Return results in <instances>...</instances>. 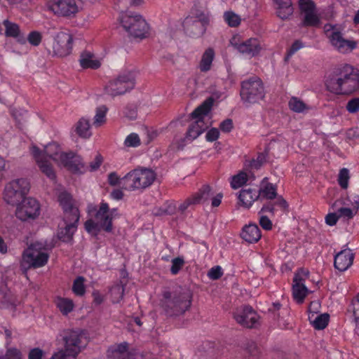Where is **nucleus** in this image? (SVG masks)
I'll use <instances>...</instances> for the list:
<instances>
[{"mask_svg":"<svg viewBox=\"0 0 359 359\" xmlns=\"http://www.w3.org/2000/svg\"><path fill=\"white\" fill-rule=\"evenodd\" d=\"M213 194L210 186L204 184L196 193L193 194V196L195 200L194 201L196 202L197 204L208 203L211 198L212 207L216 208L221 204L223 194L222 193H219L216 196H212Z\"/></svg>","mask_w":359,"mask_h":359,"instance_id":"22","label":"nucleus"},{"mask_svg":"<svg viewBox=\"0 0 359 359\" xmlns=\"http://www.w3.org/2000/svg\"><path fill=\"white\" fill-rule=\"evenodd\" d=\"M259 198V193L255 189H242L238 195V199L241 205L246 208H249L252 203Z\"/></svg>","mask_w":359,"mask_h":359,"instance_id":"26","label":"nucleus"},{"mask_svg":"<svg viewBox=\"0 0 359 359\" xmlns=\"http://www.w3.org/2000/svg\"><path fill=\"white\" fill-rule=\"evenodd\" d=\"M357 213V208H341L338 210L339 217L351 219Z\"/></svg>","mask_w":359,"mask_h":359,"instance_id":"49","label":"nucleus"},{"mask_svg":"<svg viewBox=\"0 0 359 359\" xmlns=\"http://www.w3.org/2000/svg\"><path fill=\"white\" fill-rule=\"evenodd\" d=\"M277 4V15L283 19H287L293 13L291 0H273Z\"/></svg>","mask_w":359,"mask_h":359,"instance_id":"29","label":"nucleus"},{"mask_svg":"<svg viewBox=\"0 0 359 359\" xmlns=\"http://www.w3.org/2000/svg\"><path fill=\"white\" fill-rule=\"evenodd\" d=\"M238 38L233 36L230 40L231 45L242 54L253 57L259 53L261 46L259 41L255 38H250L245 41L238 43Z\"/></svg>","mask_w":359,"mask_h":359,"instance_id":"21","label":"nucleus"},{"mask_svg":"<svg viewBox=\"0 0 359 359\" xmlns=\"http://www.w3.org/2000/svg\"><path fill=\"white\" fill-rule=\"evenodd\" d=\"M121 23L124 29L135 38L147 37L149 26L140 15H123Z\"/></svg>","mask_w":359,"mask_h":359,"instance_id":"11","label":"nucleus"},{"mask_svg":"<svg viewBox=\"0 0 359 359\" xmlns=\"http://www.w3.org/2000/svg\"><path fill=\"white\" fill-rule=\"evenodd\" d=\"M39 215L40 204L33 198H25L17 205L15 215L21 221L35 219Z\"/></svg>","mask_w":359,"mask_h":359,"instance_id":"14","label":"nucleus"},{"mask_svg":"<svg viewBox=\"0 0 359 359\" xmlns=\"http://www.w3.org/2000/svg\"><path fill=\"white\" fill-rule=\"evenodd\" d=\"M85 278L82 276L77 277L72 286V290L75 294L78 296H83L86 292V288L84 285Z\"/></svg>","mask_w":359,"mask_h":359,"instance_id":"41","label":"nucleus"},{"mask_svg":"<svg viewBox=\"0 0 359 359\" xmlns=\"http://www.w3.org/2000/svg\"><path fill=\"white\" fill-rule=\"evenodd\" d=\"M74 131L81 137L88 138L91 135L89 120L81 118L74 126Z\"/></svg>","mask_w":359,"mask_h":359,"instance_id":"31","label":"nucleus"},{"mask_svg":"<svg viewBox=\"0 0 359 359\" xmlns=\"http://www.w3.org/2000/svg\"><path fill=\"white\" fill-rule=\"evenodd\" d=\"M32 154L40 170L53 181L55 180L56 175L47 158L56 163H60L74 174L84 173L87 170L81 156L73 152H62L60 145L56 142L49 143L45 147L43 151H41L37 147L33 146L32 147Z\"/></svg>","mask_w":359,"mask_h":359,"instance_id":"1","label":"nucleus"},{"mask_svg":"<svg viewBox=\"0 0 359 359\" xmlns=\"http://www.w3.org/2000/svg\"><path fill=\"white\" fill-rule=\"evenodd\" d=\"M107 355L109 359H128V344L124 342L110 347Z\"/></svg>","mask_w":359,"mask_h":359,"instance_id":"28","label":"nucleus"},{"mask_svg":"<svg viewBox=\"0 0 359 359\" xmlns=\"http://www.w3.org/2000/svg\"><path fill=\"white\" fill-rule=\"evenodd\" d=\"M325 85L334 94H351L359 90V70L348 64L339 65L328 75Z\"/></svg>","mask_w":359,"mask_h":359,"instance_id":"2","label":"nucleus"},{"mask_svg":"<svg viewBox=\"0 0 359 359\" xmlns=\"http://www.w3.org/2000/svg\"><path fill=\"white\" fill-rule=\"evenodd\" d=\"M121 180L122 178H119L117 174L114 172L109 173L108 175V182L111 186L119 185L122 188V184L121 183Z\"/></svg>","mask_w":359,"mask_h":359,"instance_id":"58","label":"nucleus"},{"mask_svg":"<svg viewBox=\"0 0 359 359\" xmlns=\"http://www.w3.org/2000/svg\"><path fill=\"white\" fill-rule=\"evenodd\" d=\"M134 86L135 78L133 73L125 72L110 81L105 87V90L109 95L115 97L126 93L133 89Z\"/></svg>","mask_w":359,"mask_h":359,"instance_id":"12","label":"nucleus"},{"mask_svg":"<svg viewBox=\"0 0 359 359\" xmlns=\"http://www.w3.org/2000/svg\"><path fill=\"white\" fill-rule=\"evenodd\" d=\"M258 193L262 194V197L272 200L277 196L276 188L271 183H268L262 189L257 191Z\"/></svg>","mask_w":359,"mask_h":359,"instance_id":"40","label":"nucleus"},{"mask_svg":"<svg viewBox=\"0 0 359 359\" xmlns=\"http://www.w3.org/2000/svg\"><path fill=\"white\" fill-rule=\"evenodd\" d=\"M274 201L272 203L274 204V207L277 208V212L280 210L282 212L287 211L288 204L287 201L281 196H276Z\"/></svg>","mask_w":359,"mask_h":359,"instance_id":"47","label":"nucleus"},{"mask_svg":"<svg viewBox=\"0 0 359 359\" xmlns=\"http://www.w3.org/2000/svg\"><path fill=\"white\" fill-rule=\"evenodd\" d=\"M49 255L45 252L42 243H34L24 250L20 262V267L24 272L30 268L43 266L48 260Z\"/></svg>","mask_w":359,"mask_h":359,"instance_id":"8","label":"nucleus"},{"mask_svg":"<svg viewBox=\"0 0 359 359\" xmlns=\"http://www.w3.org/2000/svg\"><path fill=\"white\" fill-rule=\"evenodd\" d=\"M346 109L349 113L354 114L359 111V98L351 99L346 104Z\"/></svg>","mask_w":359,"mask_h":359,"instance_id":"53","label":"nucleus"},{"mask_svg":"<svg viewBox=\"0 0 359 359\" xmlns=\"http://www.w3.org/2000/svg\"><path fill=\"white\" fill-rule=\"evenodd\" d=\"M156 178V174L149 168H137L131 170L121 182L122 189L128 191L144 190L150 187Z\"/></svg>","mask_w":359,"mask_h":359,"instance_id":"6","label":"nucleus"},{"mask_svg":"<svg viewBox=\"0 0 359 359\" xmlns=\"http://www.w3.org/2000/svg\"><path fill=\"white\" fill-rule=\"evenodd\" d=\"M233 128V121L230 118H226L219 124V129L224 133H229Z\"/></svg>","mask_w":359,"mask_h":359,"instance_id":"59","label":"nucleus"},{"mask_svg":"<svg viewBox=\"0 0 359 359\" xmlns=\"http://www.w3.org/2000/svg\"><path fill=\"white\" fill-rule=\"evenodd\" d=\"M259 224L265 230L272 229V222L267 216L262 215L259 218Z\"/></svg>","mask_w":359,"mask_h":359,"instance_id":"62","label":"nucleus"},{"mask_svg":"<svg viewBox=\"0 0 359 359\" xmlns=\"http://www.w3.org/2000/svg\"><path fill=\"white\" fill-rule=\"evenodd\" d=\"M331 45L339 53H347L351 52L357 46V42L353 40L346 39L339 31H333L329 35Z\"/></svg>","mask_w":359,"mask_h":359,"instance_id":"23","label":"nucleus"},{"mask_svg":"<svg viewBox=\"0 0 359 359\" xmlns=\"http://www.w3.org/2000/svg\"><path fill=\"white\" fill-rule=\"evenodd\" d=\"M245 352V355L248 359H259V351L255 344H250Z\"/></svg>","mask_w":359,"mask_h":359,"instance_id":"46","label":"nucleus"},{"mask_svg":"<svg viewBox=\"0 0 359 359\" xmlns=\"http://www.w3.org/2000/svg\"><path fill=\"white\" fill-rule=\"evenodd\" d=\"M124 144L126 147H136L140 145V139L137 134L131 133L127 136Z\"/></svg>","mask_w":359,"mask_h":359,"instance_id":"48","label":"nucleus"},{"mask_svg":"<svg viewBox=\"0 0 359 359\" xmlns=\"http://www.w3.org/2000/svg\"><path fill=\"white\" fill-rule=\"evenodd\" d=\"M224 18L229 26L231 27H238L241 22V17L233 11L225 12L224 14Z\"/></svg>","mask_w":359,"mask_h":359,"instance_id":"39","label":"nucleus"},{"mask_svg":"<svg viewBox=\"0 0 359 359\" xmlns=\"http://www.w3.org/2000/svg\"><path fill=\"white\" fill-rule=\"evenodd\" d=\"M73 38L70 33L66 32H58L53 45V52L60 57H65L71 53L72 49Z\"/></svg>","mask_w":359,"mask_h":359,"instance_id":"20","label":"nucleus"},{"mask_svg":"<svg viewBox=\"0 0 359 359\" xmlns=\"http://www.w3.org/2000/svg\"><path fill=\"white\" fill-rule=\"evenodd\" d=\"M3 25L5 27V35L7 37L17 38L20 35V27L16 23L5 20Z\"/></svg>","mask_w":359,"mask_h":359,"instance_id":"36","label":"nucleus"},{"mask_svg":"<svg viewBox=\"0 0 359 359\" xmlns=\"http://www.w3.org/2000/svg\"><path fill=\"white\" fill-rule=\"evenodd\" d=\"M212 104V100L211 98L206 100L190 114L191 118L194 121L189 126L185 136L187 140L193 141L208 128V123L205 122V118L210 111Z\"/></svg>","mask_w":359,"mask_h":359,"instance_id":"7","label":"nucleus"},{"mask_svg":"<svg viewBox=\"0 0 359 359\" xmlns=\"http://www.w3.org/2000/svg\"><path fill=\"white\" fill-rule=\"evenodd\" d=\"M353 315L355 320L359 321V294L357 295L356 299L353 302Z\"/></svg>","mask_w":359,"mask_h":359,"instance_id":"64","label":"nucleus"},{"mask_svg":"<svg viewBox=\"0 0 359 359\" xmlns=\"http://www.w3.org/2000/svg\"><path fill=\"white\" fill-rule=\"evenodd\" d=\"M192 298L191 291L181 287L173 290H165L162 292L160 306L166 316H180L190 309Z\"/></svg>","mask_w":359,"mask_h":359,"instance_id":"4","label":"nucleus"},{"mask_svg":"<svg viewBox=\"0 0 359 359\" xmlns=\"http://www.w3.org/2000/svg\"><path fill=\"white\" fill-rule=\"evenodd\" d=\"M0 359H20V353L17 349H10L5 355H1Z\"/></svg>","mask_w":359,"mask_h":359,"instance_id":"61","label":"nucleus"},{"mask_svg":"<svg viewBox=\"0 0 359 359\" xmlns=\"http://www.w3.org/2000/svg\"><path fill=\"white\" fill-rule=\"evenodd\" d=\"M184 264V261L181 257H176L172 260V266L170 268L171 273L176 275L181 270Z\"/></svg>","mask_w":359,"mask_h":359,"instance_id":"50","label":"nucleus"},{"mask_svg":"<svg viewBox=\"0 0 359 359\" xmlns=\"http://www.w3.org/2000/svg\"><path fill=\"white\" fill-rule=\"evenodd\" d=\"M269 153L266 150L259 153L256 159H252L249 161L248 166L252 169H259L267 161Z\"/></svg>","mask_w":359,"mask_h":359,"instance_id":"37","label":"nucleus"},{"mask_svg":"<svg viewBox=\"0 0 359 359\" xmlns=\"http://www.w3.org/2000/svg\"><path fill=\"white\" fill-rule=\"evenodd\" d=\"M43 355V351L39 348L32 349L28 355V359H41Z\"/></svg>","mask_w":359,"mask_h":359,"instance_id":"63","label":"nucleus"},{"mask_svg":"<svg viewBox=\"0 0 359 359\" xmlns=\"http://www.w3.org/2000/svg\"><path fill=\"white\" fill-rule=\"evenodd\" d=\"M241 100L247 105L259 102L265 96L264 84L257 76L251 77L241 83Z\"/></svg>","mask_w":359,"mask_h":359,"instance_id":"9","label":"nucleus"},{"mask_svg":"<svg viewBox=\"0 0 359 359\" xmlns=\"http://www.w3.org/2000/svg\"><path fill=\"white\" fill-rule=\"evenodd\" d=\"M49 11L55 15L70 16L78 11L76 0H53L47 4Z\"/></svg>","mask_w":359,"mask_h":359,"instance_id":"17","label":"nucleus"},{"mask_svg":"<svg viewBox=\"0 0 359 359\" xmlns=\"http://www.w3.org/2000/svg\"><path fill=\"white\" fill-rule=\"evenodd\" d=\"M215 56V53L212 48H208L205 50L199 63V69L201 72H207L211 69Z\"/></svg>","mask_w":359,"mask_h":359,"instance_id":"30","label":"nucleus"},{"mask_svg":"<svg viewBox=\"0 0 359 359\" xmlns=\"http://www.w3.org/2000/svg\"><path fill=\"white\" fill-rule=\"evenodd\" d=\"M308 278V272L299 269L294 273L292 285V295L294 299L299 304H302L306 297L309 290L305 285V281Z\"/></svg>","mask_w":359,"mask_h":359,"instance_id":"18","label":"nucleus"},{"mask_svg":"<svg viewBox=\"0 0 359 359\" xmlns=\"http://www.w3.org/2000/svg\"><path fill=\"white\" fill-rule=\"evenodd\" d=\"M124 116L130 120H134L137 116V110L136 106L133 104H128L126 107L123 111Z\"/></svg>","mask_w":359,"mask_h":359,"instance_id":"51","label":"nucleus"},{"mask_svg":"<svg viewBox=\"0 0 359 359\" xmlns=\"http://www.w3.org/2000/svg\"><path fill=\"white\" fill-rule=\"evenodd\" d=\"M223 275L222 269L219 266H216L210 269L208 272V276L212 280H217Z\"/></svg>","mask_w":359,"mask_h":359,"instance_id":"56","label":"nucleus"},{"mask_svg":"<svg viewBox=\"0 0 359 359\" xmlns=\"http://www.w3.org/2000/svg\"><path fill=\"white\" fill-rule=\"evenodd\" d=\"M29 182L24 178L12 180L6 184L4 190V200L11 205H17L28 194Z\"/></svg>","mask_w":359,"mask_h":359,"instance_id":"10","label":"nucleus"},{"mask_svg":"<svg viewBox=\"0 0 359 359\" xmlns=\"http://www.w3.org/2000/svg\"><path fill=\"white\" fill-rule=\"evenodd\" d=\"M209 22V18L204 15L187 17L183 22L184 30L189 36L199 38L205 34Z\"/></svg>","mask_w":359,"mask_h":359,"instance_id":"13","label":"nucleus"},{"mask_svg":"<svg viewBox=\"0 0 359 359\" xmlns=\"http://www.w3.org/2000/svg\"><path fill=\"white\" fill-rule=\"evenodd\" d=\"M314 314L309 316V318L311 323L316 330H323L328 325L330 316L327 313H323L316 316L314 319L313 317Z\"/></svg>","mask_w":359,"mask_h":359,"instance_id":"32","label":"nucleus"},{"mask_svg":"<svg viewBox=\"0 0 359 359\" xmlns=\"http://www.w3.org/2000/svg\"><path fill=\"white\" fill-rule=\"evenodd\" d=\"M64 348L54 353L50 359H75L86 346L83 336L79 330H65L60 334Z\"/></svg>","mask_w":359,"mask_h":359,"instance_id":"5","label":"nucleus"},{"mask_svg":"<svg viewBox=\"0 0 359 359\" xmlns=\"http://www.w3.org/2000/svg\"><path fill=\"white\" fill-rule=\"evenodd\" d=\"M102 161L103 158L102 156L100 154H97L94 161L90 163L89 168L84 165L87 168V170L84 172H86L87 170H90L92 172L97 170L101 165ZM83 165L85 164L83 163Z\"/></svg>","mask_w":359,"mask_h":359,"instance_id":"54","label":"nucleus"},{"mask_svg":"<svg viewBox=\"0 0 359 359\" xmlns=\"http://www.w3.org/2000/svg\"><path fill=\"white\" fill-rule=\"evenodd\" d=\"M79 62L81 66L84 69H96L101 65L100 60L95 58V55L86 50L81 53Z\"/></svg>","mask_w":359,"mask_h":359,"instance_id":"27","label":"nucleus"},{"mask_svg":"<svg viewBox=\"0 0 359 359\" xmlns=\"http://www.w3.org/2000/svg\"><path fill=\"white\" fill-rule=\"evenodd\" d=\"M289 108L296 113H303L309 109V107L300 99L292 97L288 102Z\"/></svg>","mask_w":359,"mask_h":359,"instance_id":"35","label":"nucleus"},{"mask_svg":"<svg viewBox=\"0 0 359 359\" xmlns=\"http://www.w3.org/2000/svg\"><path fill=\"white\" fill-rule=\"evenodd\" d=\"M233 318L238 324L247 328L255 327L259 319L256 311L249 306L238 309L233 313Z\"/></svg>","mask_w":359,"mask_h":359,"instance_id":"19","label":"nucleus"},{"mask_svg":"<svg viewBox=\"0 0 359 359\" xmlns=\"http://www.w3.org/2000/svg\"><path fill=\"white\" fill-rule=\"evenodd\" d=\"M247 180V174L245 172H241L232 177L231 186L233 189H236L245 184Z\"/></svg>","mask_w":359,"mask_h":359,"instance_id":"43","label":"nucleus"},{"mask_svg":"<svg viewBox=\"0 0 359 359\" xmlns=\"http://www.w3.org/2000/svg\"><path fill=\"white\" fill-rule=\"evenodd\" d=\"M27 40L33 46H38L41 41V35L38 32H32L27 37Z\"/></svg>","mask_w":359,"mask_h":359,"instance_id":"55","label":"nucleus"},{"mask_svg":"<svg viewBox=\"0 0 359 359\" xmlns=\"http://www.w3.org/2000/svg\"><path fill=\"white\" fill-rule=\"evenodd\" d=\"M58 201L63 210V222L59 224L57 237L63 242H69L77 229L79 210L72 196L67 192L60 193Z\"/></svg>","mask_w":359,"mask_h":359,"instance_id":"3","label":"nucleus"},{"mask_svg":"<svg viewBox=\"0 0 359 359\" xmlns=\"http://www.w3.org/2000/svg\"><path fill=\"white\" fill-rule=\"evenodd\" d=\"M1 302L7 308L15 309L18 300L15 294H13L9 290L2 293Z\"/></svg>","mask_w":359,"mask_h":359,"instance_id":"34","label":"nucleus"},{"mask_svg":"<svg viewBox=\"0 0 359 359\" xmlns=\"http://www.w3.org/2000/svg\"><path fill=\"white\" fill-rule=\"evenodd\" d=\"M219 130L216 128H212L207 132L205 138L208 142H214L219 138Z\"/></svg>","mask_w":359,"mask_h":359,"instance_id":"57","label":"nucleus"},{"mask_svg":"<svg viewBox=\"0 0 359 359\" xmlns=\"http://www.w3.org/2000/svg\"><path fill=\"white\" fill-rule=\"evenodd\" d=\"M56 306L63 315H67L74 309V303L72 300L58 297L56 300Z\"/></svg>","mask_w":359,"mask_h":359,"instance_id":"33","label":"nucleus"},{"mask_svg":"<svg viewBox=\"0 0 359 359\" xmlns=\"http://www.w3.org/2000/svg\"><path fill=\"white\" fill-rule=\"evenodd\" d=\"M88 213L94 216L95 219L98 222L107 232H111L112 230V223L111 222V216L109 215V206L107 203L102 202L99 207L94 204H88L87 207Z\"/></svg>","mask_w":359,"mask_h":359,"instance_id":"15","label":"nucleus"},{"mask_svg":"<svg viewBox=\"0 0 359 359\" xmlns=\"http://www.w3.org/2000/svg\"><path fill=\"white\" fill-rule=\"evenodd\" d=\"M299 8L303 19L301 25L302 27H318L320 23V19L316 13V7L311 0H299Z\"/></svg>","mask_w":359,"mask_h":359,"instance_id":"16","label":"nucleus"},{"mask_svg":"<svg viewBox=\"0 0 359 359\" xmlns=\"http://www.w3.org/2000/svg\"><path fill=\"white\" fill-rule=\"evenodd\" d=\"M353 259L354 254L351 250H343L334 256V267L340 271H344L353 264Z\"/></svg>","mask_w":359,"mask_h":359,"instance_id":"24","label":"nucleus"},{"mask_svg":"<svg viewBox=\"0 0 359 359\" xmlns=\"http://www.w3.org/2000/svg\"><path fill=\"white\" fill-rule=\"evenodd\" d=\"M85 229L90 233L97 235L102 229L101 224L96 220L89 219L85 222Z\"/></svg>","mask_w":359,"mask_h":359,"instance_id":"42","label":"nucleus"},{"mask_svg":"<svg viewBox=\"0 0 359 359\" xmlns=\"http://www.w3.org/2000/svg\"><path fill=\"white\" fill-rule=\"evenodd\" d=\"M124 288L123 286L117 285L112 287L110 290V294L113 298V302H118L123 297Z\"/></svg>","mask_w":359,"mask_h":359,"instance_id":"45","label":"nucleus"},{"mask_svg":"<svg viewBox=\"0 0 359 359\" xmlns=\"http://www.w3.org/2000/svg\"><path fill=\"white\" fill-rule=\"evenodd\" d=\"M241 236L246 242L252 243H257L261 238V231L255 224L245 225L242 230Z\"/></svg>","mask_w":359,"mask_h":359,"instance_id":"25","label":"nucleus"},{"mask_svg":"<svg viewBox=\"0 0 359 359\" xmlns=\"http://www.w3.org/2000/svg\"><path fill=\"white\" fill-rule=\"evenodd\" d=\"M108 109L106 106L102 105L97 108L96 114L94 117L93 125L95 127H100L106 122V114Z\"/></svg>","mask_w":359,"mask_h":359,"instance_id":"38","label":"nucleus"},{"mask_svg":"<svg viewBox=\"0 0 359 359\" xmlns=\"http://www.w3.org/2000/svg\"><path fill=\"white\" fill-rule=\"evenodd\" d=\"M270 212L271 215H275L277 212V208L274 207V204L272 201H269L267 203L264 204L259 211V214H262L264 212Z\"/></svg>","mask_w":359,"mask_h":359,"instance_id":"60","label":"nucleus"},{"mask_svg":"<svg viewBox=\"0 0 359 359\" xmlns=\"http://www.w3.org/2000/svg\"><path fill=\"white\" fill-rule=\"evenodd\" d=\"M194 198L192 196L187 198L184 201L181 203L178 207V210L181 213H184L189 208L197 205L196 202L194 201Z\"/></svg>","mask_w":359,"mask_h":359,"instance_id":"52","label":"nucleus"},{"mask_svg":"<svg viewBox=\"0 0 359 359\" xmlns=\"http://www.w3.org/2000/svg\"><path fill=\"white\" fill-rule=\"evenodd\" d=\"M349 171L347 168H342L340 170L338 176V183L342 189H347L349 180Z\"/></svg>","mask_w":359,"mask_h":359,"instance_id":"44","label":"nucleus"}]
</instances>
